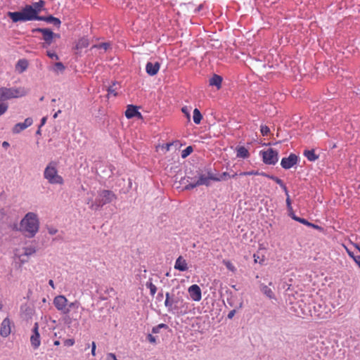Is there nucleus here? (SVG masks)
Wrapping results in <instances>:
<instances>
[{
    "mask_svg": "<svg viewBox=\"0 0 360 360\" xmlns=\"http://www.w3.org/2000/svg\"><path fill=\"white\" fill-rule=\"evenodd\" d=\"M260 131L262 136H267L270 132L269 127L266 125H262Z\"/></svg>",
    "mask_w": 360,
    "mask_h": 360,
    "instance_id": "39",
    "label": "nucleus"
},
{
    "mask_svg": "<svg viewBox=\"0 0 360 360\" xmlns=\"http://www.w3.org/2000/svg\"><path fill=\"white\" fill-rule=\"evenodd\" d=\"M274 181L276 183H277L280 186H283V181L281 179L278 178V177H276L275 179H274Z\"/></svg>",
    "mask_w": 360,
    "mask_h": 360,
    "instance_id": "52",
    "label": "nucleus"
},
{
    "mask_svg": "<svg viewBox=\"0 0 360 360\" xmlns=\"http://www.w3.org/2000/svg\"><path fill=\"white\" fill-rule=\"evenodd\" d=\"M46 54L51 59L58 60V55L54 52H51L49 51H47Z\"/></svg>",
    "mask_w": 360,
    "mask_h": 360,
    "instance_id": "45",
    "label": "nucleus"
},
{
    "mask_svg": "<svg viewBox=\"0 0 360 360\" xmlns=\"http://www.w3.org/2000/svg\"><path fill=\"white\" fill-rule=\"evenodd\" d=\"M7 15L13 22L35 20V12L32 10V6L26 5L20 11L8 12Z\"/></svg>",
    "mask_w": 360,
    "mask_h": 360,
    "instance_id": "2",
    "label": "nucleus"
},
{
    "mask_svg": "<svg viewBox=\"0 0 360 360\" xmlns=\"http://www.w3.org/2000/svg\"><path fill=\"white\" fill-rule=\"evenodd\" d=\"M146 287L150 289V292L152 296H154L157 292L156 286L151 282L150 279L146 284Z\"/></svg>",
    "mask_w": 360,
    "mask_h": 360,
    "instance_id": "32",
    "label": "nucleus"
},
{
    "mask_svg": "<svg viewBox=\"0 0 360 360\" xmlns=\"http://www.w3.org/2000/svg\"><path fill=\"white\" fill-rule=\"evenodd\" d=\"M11 322L8 318H6L3 320L1 328H0V335L3 337H8L11 332Z\"/></svg>",
    "mask_w": 360,
    "mask_h": 360,
    "instance_id": "15",
    "label": "nucleus"
},
{
    "mask_svg": "<svg viewBox=\"0 0 360 360\" xmlns=\"http://www.w3.org/2000/svg\"><path fill=\"white\" fill-rule=\"evenodd\" d=\"M292 218H293L295 220H296V221H299V222H300V223H302V224H304V225H307V226H314V225H313V224H311V223L308 222L305 219H302V218L297 217H295V216H293V217H292Z\"/></svg>",
    "mask_w": 360,
    "mask_h": 360,
    "instance_id": "40",
    "label": "nucleus"
},
{
    "mask_svg": "<svg viewBox=\"0 0 360 360\" xmlns=\"http://www.w3.org/2000/svg\"><path fill=\"white\" fill-rule=\"evenodd\" d=\"M39 222L36 214L28 212L20 222V230L28 237H33L38 232Z\"/></svg>",
    "mask_w": 360,
    "mask_h": 360,
    "instance_id": "1",
    "label": "nucleus"
},
{
    "mask_svg": "<svg viewBox=\"0 0 360 360\" xmlns=\"http://www.w3.org/2000/svg\"><path fill=\"white\" fill-rule=\"evenodd\" d=\"M261 291L269 299H274V293L267 285H262Z\"/></svg>",
    "mask_w": 360,
    "mask_h": 360,
    "instance_id": "24",
    "label": "nucleus"
},
{
    "mask_svg": "<svg viewBox=\"0 0 360 360\" xmlns=\"http://www.w3.org/2000/svg\"><path fill=\"white\" fill-rule=\"evenodd\" d=\"M35 252H36V250L32 246L26 247L24 248V255L26 256L32 255L34 253H35Z\"/></svg>",
    "mask_w": 360,
    "mask_h": 360,
    "instance_id": "33",
    "label": "nucleus"
},
{
    "mask_svg": "<svg viewBox=\"0 0 360 360\" xmlns=\"http://www.w3.org/2000/svg\"><path fill=\"white\" fill-rule=\"evenodd\" d=\"M188 268V264L186 259H184L181 256H179L175 262L174 269L181 271H185Z\"/></svg>",
    "mask_w": 360,
    "mask_h": 360,
    "instance_id": "19",
    "label": "nucleus"
},
{
    "mask_svg": "<svg viewBox=\"0 0 360 360\" xmlns=\"http://www.w3.org/2000/svg\"><path fill=\"white\" fill-rule=\"evenodd\" d=\"M304 155L308 160L312 162L318 159L319 156L315 154L314 150H307L304 151Z\"/></svg>",
    "mask_w": 360,
    "mask_h": 360,
    "instance_id": "25",
    "label": "nucleus"
},
{
    "mask_svg": "<svg viewBox=\"0 0 360 360\" xmlns=\"http://www.w3.org/2000/svg\"><path fill=\"white\" fill-rule=\"evenodd\" d=\"M147 339L151 343H155L156 341L155 338L151 334L148 335Z\"/></svg>",
    "mask_w": 360,
    "mask_h": 360,
    "instance_id": "49",
    "label": "nucleus"
},
{
    "mask_svg": "<svg viewBox=\"0 0 360 360\" xmlns=\"http://www.w3.org/2000/svg\"><path fill=\"white\" fill-rule=\"evenodd\" d=\"M109 47H110L109 43H101L98 45L94 46V48L103 49L105 51H106Z\"/></svg>",
    "mask_w": 360,
    "mask_h": 360,
    "instance_id": "42",
    "label": "nucleus"
},
{
    "mask_svg": "<svg viewBox=\"0 0 360 360\" xmlns=\"http://www.w3.org/2000/svg\"><path fill=\"white\" fill-rule=\"evenodd\" d=\"M44 176L51 184L62 185L64 183L63 178L58 174L57 164L55 162H51L45 168Z\"/></svg>",
    "mask_w": 360,
    "mask_h": 360,
    "instance_id": "3",
    "label": "nucleus"
},
{
    "mask_svg": "<svg viewBox=\"0 0 360 360\" xmlns=\"http://www.w3.org/2000/svg\"><path fill=\"white\" fill-rule=\"evenodd\" d=\"M120 86L117 82H113L111 86H110L108 89V94H112L115 96L117 95V90L120 89Z\"/></svg>",
    "mask_w": 360,
    "mask_h": 360,
    "instance_id": "26",
    "label": "nucleus"
},
{
    "mask_svg": "<svg viewBox=\"0 0 360 360\" xmlns=\"http://www.w3.org/2000/svg\"><path fill=\"white\" fill-rule=\"evenodd\" d=\"M106 360H118L113 353H108L106 356Z\"/></svg>",
    "mask_w": 360,
    "mask_h": 360,
    "instance_id": "46",
    "label": "nucleus"
},
{
    "mask_svg": "<svg viewBox=\"0 0 360 360\" xmlns=\"http://www.w3.org/2000/svg\"><path fill=\"white\" fill-rule=\"evenodd\" d=\"M281 188L283 189V191H285L286 196H287V195H289V194H288V191L287 187L285 186V185L283 184V186H281Z\"/></svg>",
    "mask_w": 360,
    "mask_h": 360,
    "instance_id": "55",
    "label": "nucleus"
},
{
    "mask_svg": "<svg viewBox=\"0 0 360 360\" xmlns=\"http://www.w3.org/2000/svg\"><path fill=\"white\" fill-rule=\"evenodd\" d=\"M172 302H174V309L177 311H180L181 312H182L184 309V311L186 312L188 308V303H186L181 297H176L174 298Z\"/></svg>",
    "mask_w": 360,
    "mask_h": 360,
    "instance_id": "14",
    "label": "nucleus"
},
{
    "mask_svg": "<svg viewBox=\"0 0 360 360\" xmlns=\"http://www.w3.org/2000/svg\"><path fill=\"white\" fill-rule=\"evenodd\" d=\"M212 178H214V176L207 177L204 175H201L195 182L187 184L185 186L184 188L186 190H191L195 188L196 186L201 185L209 186L210 183V179H212Z\"/></svg>",
    "mask_w": 360,
    "mask_h": 360,
    "instance_id": "9",
    "label": "nucleus"
},
{
    "mask_svg": "<svg viewBox=\"0 0 360 360\" xmlns=\"http://www.w3.org/2000/svg\"><path fill=\"white\" fill-rule=\"evenodd\" d=\"M63 344L65 346H67V347H71L72 345H74L75 344V340L74 339H66L64 340L63 342Z\"/></svg>",
    "mask_w": 360,
    "mask_h": 360,
    "instance_id": "43",
    "label": "nucleus"
},
{
    "mask_svg": "<svg viewBox=\"0 0 360 360\" xmlns=\"http://www.w3.org/2000/svg\"><path fill=\"white\" fill-rule=\"evenodd\" d=\"M45 5V1L43 0H39L37 2H34L32 4V10L35 12L36 20H44V17H40L38 15L39 13L42 10L43 7Z\"/></svg>",
    "mask_w": 360,
    "mask_h": 360,
    "instance_id": "18",
    "label": "nucleus"
},
{
    "mask_svg": "<svg viewBox=\"0 0 360 360\" xmlns=\"http://www.w3.org/2000/svg\"><path fill=\"white\" fill-rule=\"evenodd\" d=\"M30 342L34 349H37L40 346V335L39 333V325L37 323H34V326L32 329V334L30 337Z\"/></svg>",
    "mask_w": 360,
    "mask_h": 360,
    "instance_id": "11",
    "label": "nucleus"
},
{
    "mask_svg": "<svg viewBox=\"0 0 360 360\" xmlns=\"http://www.w3.org/2000/svg\"><path fill=\"white\" fill-rule=\"evenodd\" d=\"M235 314H236L235 309L230 311L229 313L228 314V318L232 319L234 316Z\"/></svg>",
    "mask_w": 360,
    "mask_h": 360,
    "instance_id": "54",
    "label": "nucleus"
},
{
    "mask_svg": "<svg viewBox=\"0 0 360 360\" xmlns=\"http://www.w3.org/2000/svg\"><path fill=\"white\" fill-rule=\"evenodd\" d=\"M172 145H173V143H167L162 145L160 147L166 153V152H167V151H169L170 150V147Z\"/></svg>",
    "mask_w": 360,
    "mask_h": 360,
    "instance_id": "44",
    "label": "nucleus"
},
{
    "mask_svg": "<svg viewBox=\"0 0 360 360\" xmlns=\"http://www.w3.org/2000/svg\"><path fill=\"white\" fill-rule=\"evenodd\" d=\"M263 162L266 165H275L278 160V152L269 148L266 150L260 151Z\"/></svg>",
    "mask_w": 360,
    "mask_h": 360,
    "instance_id": "7",
    "label": "nucleus"
},
{
    "mask_svg": "<svg viewBox=\"0 0 360 360\" xmlns=\"http://www.w3.org/2000/svg\"><path fill=\"white\" fill-rule=\"evenodd\" d=\"M240 176H250V175H261V172L258 171H250V172H243L240 174Z\"/></svg>",
    "mask_w": 360,
    "mask_h": 360,
    "instance_id": "38",
    "label": "nucleus"
},
{
    "mask_svg": "<svg viewBox=\"0 0 360 360\" xmlns=\"http://www.w3.org/2000/svg\"><path fill=\"white\" fill-rule=\"evenodd\" d=\"M56 232H57V231H56V230H55V229H53V230H50V231H49V233H51V234H55Z\"/></svg>",
    "mask_w": 360,
    "mask_h": 360,
    "instance_id": "61",
    "label": "nucleus"
},
{
    "mask_svg": "<svg viewBox=\"0 0 360 360\" xmlns=\"http://www.w3.org/2000/svg\"><path fill=\"white\" fill-rule=\"evenodd\" d=\"M33 123V120L31 117H27L23 122L17 123L13 128V132L14 134H18L23 131L28 127L31 126Z\"/></svg>",
    "mask_w": 360,
    "mask_h": 360,
    "instance_id": "13",
    "label": "nucleus"
},
{
    "mask_svg": "<svg viewBox=\"0 0 360 360\" xmlns=\"http://www.w3.org/2000/svg\"><path fill=\"white\" fill-rule=\"evenodd\" d=\"M261 175L264 176H266V177H267V178H269L270 179H272V180H274V179H275L276 177V176H272V175L267 174H266L264 172H261Z\"/></svg>",
    "mask_w": 360,
    "mask_h": 360,
    "instance_id": "53",
    "label": "nucleus"
},
{
    "mask_svg": "<svg viewBox=\"0 0 360 360\" xmlns=\"http://www.w3.org/2000/svg\"><path fill=\"white\" fill-rule=\"evenodd\" d=\"M227 176H230V175L227 172H223L219 177H214L212 178V180L216 181H220L221 180L226 179Z\"/></svg>",
    "mask_w": 360,
    "mask_h": 360,
    "instance_id": "37",
    "label": "nucleus"
},
{
    "mask_svg": "<svg viewBox=\"0 0 360 360\" xmlns=\"http://www.w3.org/2000/svg\"><path fill=\"white\" fill-rule=\"evenodd\" d=\"M68 300L64 295H58L53 299V304L55 307L62 313L68 314L70 311L69 308H75L78 309L79 303L77 301L68 303Z\"/></svg>",
    "mask_w": 360,
    "mask_h": 360,
    "instance_id": "4",
    "label": "nucleus"
},
{
    "mask_svg": "<svg viewBox=\"0 0 360 360\" xmlns=\"http://www.w3.org/2000/svg\"><path fill=\"white\" fill-rule=\"evenodd\" d=\"M49 284L51 286V288H52L53 289H54V288H55V285H54V283H53V280H49Z\"/></svg>",
    "mask_w": 360,
    "mask_h": 360,
    "instance_id": "58",
    "label": "nucleus"
},
{
    "mask_svg": "<svg viewBox=\"0 0 360 360\" xmlns=\"http://www.w3.org/2000/svg\"><path fill=\"white\" fill-rule=\"evenodd\" d=\"M167 328V326L166 324L160 323V324L153 327L152 329V332L153 333H158L161 328Z\"/></svg>",
    "mask_w": 360,
    "mask_h": 360,
    "instance_id": "35",
    "label": "nucleus"
},
{
    "mask_svg": "<svg viewBox=\"0 0 360 360\" xmlns=\"http://www.w3.org/2000/svg\"><path fill=\"white\" fill-rule=\"evenodd\" d=\"M89 45V41L88 38L82 37L76 41L75 46V49L79 52V51H81L82 49L88 47Z\"/></svg>",
    "mask_w": 360,
    "mask_h": 360,
    "instance_id": "20",
    "label": "nucleus"
},
{
    "mask_svg": "<svg viewBox=\"0 0 360 360\" xmlns=\"http://www.w3.org/2000/svg\"><path fill=\"white\" fill-rule=\"evenodd\" d=\"M264 259L263 257L260 261H259V263L262 264L264 262Z\"/></svg>",
    "mask_w": 360,
    "mask_h": 360,
    "instance_id": "63",
    "label": "nucleus"
},
{
    "mask_svg": "<svg viewBox=\"0 0 360 360\" xmlns=\"http://www.w3.org/2000/svg\"><path fill=\"white\" fill-rule=\"evenodd\" d=\"M8 109V105L0 100V116L4 114Z\"/></svg>",
    "mask_w": 360,
    "mask_h": 360,
    "instance_id": "36",
    "label": "nucleus"
},
{
    "mask_svg": "<svg viewBox=\"0 0 360 360\" xmlns=\"http://www.w3.org/2000/svg\"><path fill=\"white\" fill-rule=\"evenodd\" d=\"M286 204H287V207H288V210L289 211L292 210V205H291V200H290V198L289 195H287Z\"/></svg>",
    "mask_w": 360,
    "mask_h": 360,
    "instance_id": "47",
    "label": "nucleus"
},
{
    "mask_svg": "<svg viewBox=\"0 0 360 360\" xmlns=\"http://www.w3.org/2000/svg\"><path fill=\"white\" fill-rule=\"evenodd\" d=\"M222 77L217 75L214 76L210 79V85L214 86L217 89H220L221 87Z\"/></svg>",
    "mask_w": 360,
    "mask_h": 360,
    "instance_id": "21",
    "label": "nucleus"
},
{
    "mask_svg": "<svg viewBox=\"0 0 360 360\" xmlns=\"http://www.w3.org/2000/svg\"><path fill=\"white\" fill-rule=\"evenodd\" d=\"M33 32H38L43 34V39L47 45H50L53 42V37L59 38L60 35L54 34L51 30L46 28H37Z\"/></svg>",
    "mask_w": 360,
    "mask_h": 360,
    "instance_id": "8",
    "label": "nucleus"
},
{
    "mask_svg": "<svg viewBox=\"0 0 360 360\" xmlns=\"http://www.w3.org/2000/svg\"><path fill=\"white\" fill-rule=\"evenodd\" d=\"M181 111L186 115L188 119H190V113L186 106L183 107Z\"/></svg>",
    "mask_w": 360,
    "mask_h": 360,
    "instance_id": "48",
    "label": "nucleus"
},
{
    "mask_svg": "<svg viewBox=\"0 0 360 360\" xmlns=\"http://www.w3.org/2000/svg\"><path fill=\"white\" fill-rule=\"evenodd\" d=\"M61 113V110H58L54 115H53V118H56L58 117V115Z\"/></svg>",
    "mask_w": 360,
    "mask_h": 360,
    "instance_id": "59",
    "label": "nucleus"
},
{
    "mask_svg": "<svg viewBox=\"0 0 360 360\" xmlns=\"http://www.w3.org/2000/svg\"><path fill=\"white\" fill-rule=\"evenodd\" d=\"M53 344H54V345L58 346V345H60V341L59 340H56V341H54Z\"/></svg>",
    "mask_w": 360,
    "mask_h": 360,
    "instance_id": "62",
    "label": "nucleus"
},
{
    "mask_svg": "<svg viewBox=\"0 0 360 360\" xmlns=\"http://www.w3.org/2000/svg\"><path fill=\"white\" fill-rule=\"evenodd\" d=\"M347 252L349 257H351L354 260L355 256H356V252L355 253L354 252L350 251L348 249H347Z\"/></svg>",
    "mask_w": 360,
    "mask_h": 360,
    "instance_id": "50",
    "label": "nucleus"
},
{
    "mask_svg": "<svg viewBox=\"0 0 360 360\" xmlns=\"http://www.w3.org/2000/svg\"><path fill=\"white\" fill-rule=\"evenodd\" d=\"M166 299H165V305L166 307H168V308H172L174 307V302H172V300H174V298H172L170 297V295L169 292H167L166 295Z\"/></svg>",
    "mask_w": 360,
    "mask_h": 360,
    "instance_id": "30",
    "label": "nucleus"
},
{
    "mask_svg": "<svg viewBox=\"0 0 360 360\" xmlns=\"http://www.w3.org/2000/svg\"><path fill=\"white\" fill-rule=\"evenodd\" d=\"M297 161L298 157L295 154L291 153L288 158H283L281 160V165L283 169H288L295 165Z\"/></svg>",
    "mask_w": 360,
    "mask_h": 360,
    "instance_id": "10",
    "label": "nucleus"
},
{
    "mask_svg": "<svg viewBox=\"0 0 360 360\" xmlns=\"http://www.w3.org/2000/svg\"><path fill=\"white\" fill-rule=\"evenodd\" d=\"M160 68V65L158 62L154 63L148 62L146 65V70L149 75L154 76L158 72Z\"/></svg>",
    "mask_w": 360,
    "mask_h": 360,
    "instance_id": "17",
    "label": "nucleus"
},
{
    "mask_svg": "<svg viewBox=\"0 0 360 360\" xmlns=\"http://www.w3.org/2000/svg\"><path fill=\"white\" fill-rule=\"evenodd\" d=\"M116 199L115 194L108 190H103L99 192L95 202L92 203L90 208L98 210L105 204L110 203Z\"/></svg>",
    "mask_w": 360,
    "mask_h": 360,
    "instance_id": "5",
    "label": "nucleus"
},
{
    "mask_svg": "<svg viewBox=\"0 0 360 360\" xmlns=\"http://www.w3.org/2000/svg\"><path fill=\"white\" fill-rule=\"evenodd\" d=\"M27 91L23 88H0V100L6 101L25 96Z\"/></svg>",
    "mask_w": 360,
    "mask_h": 360,
    "instance_id": "6",
    "label": "nucleus"
},
{
    "mask_svg": "<svg viewBox=\"0 0 360 360\" xmlns=\"http://www.w3.org/2000/svg\"><path fill=\"white\" fill-rule=\"evenodd\" d=\"M65 68L64 65L60 62H58L55 63L53 70L56 73H59L63 72L65 70Z\"/></svg>",
    "mask_w": 360,
    "mask_h": 360,
    "instance_id": "31",
    "label": "nucleus"
},
{
    "mask_svg": "<svg viewBox=\"0 0 360 360\" xmlns=\"http://www.w3.org/2000/svg\"><path fill=\"white\" fill-rule=\"evenodd\" d=\"M202 118V116L200 110L198 108H195L193 110V122L195 124H198L200 123Z\"/></svg>",
    "mask_w": 360,
    "mask_h": 360,
    "instance_id": "28",
    "label": "nucleus"
},
{
    "mask_svg": "<svg viewBox=\"0 0 360 360\" xmlns=\"http://www.w3.org/2000/svg\"><path fill=\"white\" fill-rule=\"evenodd\" d=\"M356 248L357 250L356 252V256H355L354 262L356 263V264L360 267V247L356 246Z\"/></svg>",
    "mask_w": 360,
    "mask_h": 360,
    "instance_id": "41",
    "label": "nucleus"
},
{
    "mask_svg": "<svg viewBox=\"0 0 360 360\" xmlns=\"http://www.w3.org/2000/svg\"><path fill=\"white\" fill-rule=\"evenodd\" d=\"M96 343L92 342V348H91V354L95 356H96Z\"/></svg>",
    "mask_w": 360,
    "mask_h": 360,
    "instance_id": "51",
    "label": "nucleus"
},
{
    "mask_svg": "<svg viewBox=\"0 0 360 360\" xmlns=\"http://www.w3.org/2000/svg\"><path fill=\"white\" fill-rule=\"evenodd\" d=\"M46 117H43L41 119V125H44L46 123Z\"/></svg>",
    "mask_w": 360,
    "mask_h": 360,
    "instance_id": "60",
    "label": "nucleus"
},
{
    "mask_svg": "<svg viewBox=\"0 0 360 360\" xmlns=\"http://www.w3.org/2000/svg\"><path fill=\"white\" fill-rule=\"evenodd\" d=\"M28 67V62L27 60H19L15 65L16 70L20 73L23 72Z\"/></svg>",
    "mask_w": 360,
    "mask_h": 360,
    "instance_id": "23",
    "label": "nucleus"
},
{
    "mask_svg": "<svg viewBox=\"0 0 360 360\" xmlns=\"http://www.w3.org/2000/svg\"><path fill=\"white\" fill-rule=\"evenodd\" d=\"M236 156L240 158H248L250 156V153L245 147L239 146L236 148Z\"/></svg>",
    "mask_w": 360,
    "mask_h": 360,
    "instance_id": "22",
    "label": "nucleus"
},
{
    "mask_svg": "<svg viewBox=\"0 0 360 360\" xmlns=\"http://www.w3.org/2000/svg\"><path fill=\"white\" fill-rule=\"evenodd\" d=\"M193 149L192 146H188L186 148L182 150L181 152V157L182 158H186L187 156H188L192 152Z\"/></svg>",
    "mask_w": 360,
    "mask_h": 360,
    "instance_id": "34",
    "label": "nucleus"
},
{
    "mask_svg": "<svg viewBox=\"0 0 360 360\" xmlns=\"http://www.w3.org/2000/svg\"><path fill=\"white\" fill-rule=\"evenodd\" d=\"M125 116L128 119H131L134 117L138 118H142V115L138 111L137 108L133 105H129L125 111Z\"/></svg>",
    "mask_w": 360,
    "mask_h": 360,
    "instance_id": "16",
    "label": "nucleus"
},
{
    "mask_svg": "<svg viewBox=\"0 0 360 360\" xmlns=\"http://www.w3.org/2000/svg\"><path fill=\"white\" fill-rule=\"evenodd\" d=\"M2 146L5 148H8L9 146V143L7 141H4L2 143Z\"/></svg>",
    "mask_w": 360,
    "mask_h": 360,
    "instance_id": "57",
    "label": "nucleus"
},
{
    "mask_svg": "<svg viewBox=\"0 0 360 360\" xmlns=\"http://www.w3.org/2000/svg\"><path fill=\"white\" fill-rule=\"evenodd\" d=\"M188 292L192 300L199 302L202 299V292L200 288L197 284L191 285Z\"/></svg>",
    "mask_w": 360,
    "mask_h": 360,
    "instance_id": "12",
    "label": "nucleus"
},
{
    "mask_svg": "<svg viewBox=\"0 0 360 360\" xmlns=\"http://www.w3.org/2000/svg\"><path fill=\"white\" fill-rule=\"evenodd\" d=\"M222 263L226 266V267L231 272L233 273H235L236 271V266L233 265V264L229 261V260H226V259H224L222 261Z\"/></svg>",
    "mask_w": 360,
    "mask_h": 360,
    "instance_id": "29",
    "label": "nucleus"
},
{
    "mask_svg": "<svg viewBox=\"0 0 360 360\" xmlns=\"http://www.w3.org/2000/svg\"><path fill=\"white\" fill-rule=\"evenodd\" d=\"M44 20H45L48 22H50V23H53L54 25L57 26L58 27H60V24H61V22L60 20V19L57 18H55L52 15H50V16H48V17H44Z\"/></svg>",
    "mask_w": 360,
    "mask_h": 360,
    "instance_id": "27",
    "label": "nucleus"
},
{
    "mask_svg": "<svg viewBox=\"0 0 360 360\" xmlns=\"http://www.w3.org/2000/svg\"><path fill=\"white\" fill-rule=\"evenodd\" d=\"M237 174L235 173L233 175L230 176L229 178H234Z\"/></svg>",
    "mask_w": 360,
    "mask_h": 360,
    "instance_id": "64",
    "label": "nucleus"
},
{
    "mask_svg": "<svg viewBox=\"0 0 360 360\" xmlns=\"http://www.w3.org/2000/svg\"><path fill=\"white\" fill-rule=\"evenodd\" d=\"M254 262L255 263L258 262V259H259V257L257 254L253 255Z\"/></svg>",
    "mask_w": 360,
    "mask_h": 360,
    "instance_id": "56",
    "label": "nucleus"
}]
</instances>
